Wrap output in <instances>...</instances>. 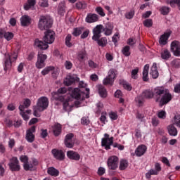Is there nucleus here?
<instances>
[{"label":"nucleus","instance_id":"obj_55","mask_svg":"<svg viewBox=\"0 0 180 180\" xmlns=\"http://www.w3.org/2000/svg\"><path fill=\"white\" fill-rule=\"evenodd\" d=\"M39 5L41 6V8H48L49 0H39Z\"/></svg>","mask_w":180,"mask_h":180},{"label":"nucleus","instance_id":"obj_27","mask_svg":"<svg viewBox=\"0 0 180 180\" xmlns=\"http://www.w3.org/2000/svg\"><path fill=\"white\" fill-rule=\"evenodd\" d=\"M148 70H150V65H145L143 70V81H148Z\"/></svg>","mask_w":180,"mask_h":180},{"label":"nucleus","instance_id":"obj_56","mask_svg":"<svg viewBox=\"0 0 180 180\" xmlns=\"http://www.w3.org/2000/svg\"><path fill=\"white\" fill-rule=\"evenodd\" d=\"M109 117L112 120H117L119 116L117 115V112L112 111L109 112Z\"/></svg>","mask_w":180,"mask_h":180},{"label":"nucleus","instance_id":"obj_11","mask_svg":"<svg viewBox=\"0 0 180 180\" xmlns=\"http://www.w3.org/2000/svg\"><path fill=\"white\" fill-rule=\"evenodd\" d=\"M36 132V127L33 126L28 129L26 131L25 139L28 143H33L34 141V134Z\"/></svg>","mask_w":180,"mask_h":180},{"label":"nucleus","instance_id":"obj_30","mask_svg":"<svg viewBox=\"0 0 180 180\" xmlns=\"http://www.w3.org/2000/svg\"><path fill=\"white\" fill-rule=\"evenodd\" d=\"M86 58V51L85 50H82L77 53V60L82 63Z\"/></svg>","mask_w":180,"mask_h":180},{"label":"nucleus","instance_id":"obj_29","mask_svg":"<svg viewBox=\"0 0 180 180\" xmlns=\"http://www.w3.org/2000/svg\"><path fill=\"white\" fill-rule=\"evenodd\" d=\"M53 131L54 136H60L61 134V124H55L53 127Z\"/></svg>","mask_w":180,"mask_h":180},{"label":"nucleus","instance_id":"obj_53","mask_svg":"<svg viewBox=\"0 0 180 180\" xmlns=\"http://www.w3.org/2000/svg\"><path fill=\"white\" fill-rule=\"evenodd\" d=\"M137 41L138 42L140 41V37H138V40L137 39H134L133 38H129L128 39L127 43L129 46H134V44H136V43H137Z\"/></svg>","mask_w":180,"mask_h":180},{"label":"nucleus","instance_id":"obj_36","mask_svg":"<svg viewBox=\"0 0 180 180\" xmlns=\"http://www.w3.org/2000/svg\"><path fill=\"white\" fill-rule=\"evenodd\" d=\"M12 65V62L11 61V56L9 54L7 55V58L5 60L4 63V70H9Z\"/></svg>","mask_w":180,"mask_h":180},{"label":"nucleus","instance_id":"obj_47","mask_svg":"<svg viewBox=\"0 0 180 180\" xmlns=\"http://www.w3.org/2000/svg\"><path fill=\"white\" fill-rule=\"evenodd\" d=\"M114 80L108 76L103 80V85H113Z\"/></svg>","mask_w":180,"mask_h":180},{"label":"nucleus","instance_id":"obj_50","mask_svg":"<svg viewBox=\"0 0 180 180\" xmlns=\"http://www.w3.org/2000/svg\"><path fill=\"white\" fill-rule=\"evenodd\" d=\"M82 32H84V28L82 27H79V28H75L73 30V32H72V34L73 36H79V34H81V33H82Z\"/></svg>","mask_w":180,"mask_h":180},{"label":"nucleus","instance_id":"obj_51","mask_svg":"<svg viewBox=\"0 0 180 180\" xmlns=\"http://www.w3.org/2000/svg\"><path fill=\"white\" fill-rule=\"evenodd\" d=\"M103 110V103L99 102L96 105V112L101 113Z\"/></svg>","mask_w":180,"mask_h":180},{"label":"nucleus","instance_id":"obj_16","mask_svg":"<svg viewBox=\"0 0 180 180\" xmlns=\"http://www.w3.org/2000/svg\"><path fill=\"white\" fill-rule=\"evenodd\" d=\"M34 47L39 50H47V49H49V45H47L46 42H43V41L37 39L34 42Z\"/></svg>","mask_w":180,"mask_h":180},{"label":"nucleus","instance_id":"obj_42","mask_svg":"<svg viewBox=\"0 0 180 180\" xmlns=\"http://www.w3.org/2000/svg\"><path fill=\"white\" fill-rule=\"evenodd\" d=\"M115 98H119V102L120 103H123L124 102V99L122 98L123 96V94L122 93V91L117 90L115 93Z\"/></svg>","mask_w":180,"mask_h":180},{"label":"nucleus","instance_id":"obj_26","mask_svg":"<svg viewBox=\"0 0 180 180\" xmlns=\"http://www.w3.org/2000/svg\"><path fill=\"white\" fill-rule=\"evenodd\" d=\"M168 89H165L164 87H157L154 90L153 95L155 96H161V95H164L165 92Z\"/></svg>","mask_w":180,"mask_h":180},{"label":"nucleus","instance_id":"obj_13","mask_svg":"<svg viewBox=\"0 0 180 180\" xmlns=\"http://www.w3.org/2000/svg\"><path fill=\"white\" fill-rule=\"evenodd\" d=\"M171 50L174 56L180 57V42L178 41H172L171 44Z\"/></svg>","mask_w":180,"mask_h":180},{"label":"nucleus","instance_id":"obj_7","mask_svg":"<svg viewBox=\"0 0 180 180\" xmlns=\"http://www.w3.org/2000/svg\"><path fill=\"white\" fill-rule=\"evenodd\" d=\"M8 167L11 171L15 172L20 171V164H19V160H18V158L13 157L11 159H10Z\"/></svg>","mask_w":180,"mask_h":180},{"label":"nucleus","instance_id":"obj_10","mask_svg":"<svg viewBox=\"0 0 180 180\" xmlns=\"http://www.w3.org/2000/svg\"><path fill=\"white\" fill-rule=\"evenodd\" d=\"M47 60V55L38 53L37 61L36 63L37 68L41 69L46 66L44 61Z\"/></svg>","mask_w":180,"mask_h":180},{"label":"nucleus","instance_id":"obj_63","mask_svg":"<svg viewBox=\"0 0 180 180\" xmlns=\"http://www.w3.org/2000/svg\"><path fill=\"white\" fill-rule=\"evenodd\" d=\"M66 70H71L72 68V63L70 60H66L64 63Z\"/></svg>","mask_w":180,"mask_h":180},{"label":"nucleus","instance_id":"obj_61","mask_svg":"<svg viewBox=\"0 0 180 180\" xmlns=\"http://www.w3.org/2000/svg\"><path fill=\"white\" fill-rule=\"evenodd\" d=\"M81 123L82 124H84V126H88L89 124L90 121L89 118L88 117H84L81 119Z\"/></svg>","mask_w":180,"mask_h":180},{"label":"nucleus","instance_id":"obj_20","mask_svg":"<svg viewBox=\"0 0 180 180\" xmlns=\"http://www.w3.org/2000/svg\"><path fill=\"white\" fill-rule=\"evenodd\" d=\"M67 157L70 160H74L75 161H79V158H81V156L78 153L74 151V150H69L67 152Z\"/></svg>","mask_w":180,"mask_h":180},{"label":"nucleus","instance_id":"obj_45","mask_svg":"<svg viewBox=\"0 0 180 180\" xmlns=\"http://www.w3.org/2000/svg\"><path fill=\"white\" fill-rule=\"evenodd\" d=\"M122 53L125 57H129L130 56V46H126L122 48Z\"/></svg>","mask_w":180,"mask_h":180},{"label":"nucleus","instance_id":"obj_18","mask_svg":"<svg viewBox=\"0 0 180 180\" xmlns=\"http://www.w3.org/2000/svg\"><path fill=\"white\" fill-rule=\"evenodd\" d=\"M85 20L86 23H95V22L99 20V16L95 13H88Z\"/></svg>","mask_w":180,"mask_h":180},{"label":"nucleus","instance_id":"obj_24","mask_svg":"<svg viewBox=\"0 0 180 180\" xmlns=\"http://www.w3.org/2000/svg\"><path fill=\"white\" fill-rule=\"evenodd\" d=\"M150 75L154 79L158 78V75H160V73H158V70L157 69V63H153L150 68Z\"/></svg>","mask_w":180,"mask_h":180},{"label":"nucleus","instance_id":"obj_4","mask_svg":"<svg viewBox=\"0 0 180 180\" xmlns=\"http://www.w3.org/2000/svg\"><path fill=\"white\" fill-rule=\"evenodd\" d=\"M53 26V20L49 15H41L38 22V28L39 30H47Z\"/></svg>","mask_w":180,"mask_h":180},{"label":"nucleus","instance_id":"obj_54","mask_svg":"<svg viewBox=\"0 0 180 180\" xmlns=\"http://www.w3.org/2000/svg\"><path fill=\"white\" fill-rule=\"evenodd\" d=\"M75 143V140L66 141H65V146L68 148H72V147H74Z\"/></svg>","mask_w":180,"mask_h":180},{"label":"nucleus","instance_id":"obj_64","mask_svg":"<svg viewBox=\"0 0 180 180\" xmlns=\"http://www.w3.org/2000/svg\"><path fill=\"white\" fill-rule=\"evenodd\" d=\"M152 124L153 126L157 127L158 124H160V120L158 119L157 117H152Z\"/></svg>","mask_w":180,"mask_h":180},{"label":"nucleus","instance_id":"obj_32","mask_svg":"<svg viewBox=\"0 0 180 180\" xmlns=\"http://www.w3.org/2000/svg\"><path fill=\"white\" fill-rule=\"evenodd\" d=\"M34 5H36V0H28L27 3L24 5V9L25 11H29V9L33 8Z\"/></svg>","mask_w":180,"mask_h":180},{"label":"nucleus","instance_id":"obj_6","mask_svg":"<svg viewBox=\"0 0 180 180\" xmlns=\"http://www.w3.org/2000/svg\"><path fill=\"white\" fill-rule=\"evenodd\" d=\"M113 144V137H109V134H104V137L101 139V146L105 150H110V146Z\"/></svg>","mask_w":180,"mask_h":180},{"label":"nucleus","instance_id":"obj_21","mask_svg":"<svg viewBox=\"0 0 180 180\" xmlns=\"http://www.w3.org/2000/svg\"><path fill=\"white\" fill-rule=\"evenodd\" d=\"M13 33L9 32H5L2 30H0V37H4L7 41H9L13 39Z\"/></svg>","mask_w":180,"mask_h":180},{"label":"nucleus","instance_id":"obj_15","mask_svg":"<svg viewBox=\"0 0 180 180\" xmlns=\"http://www.w3.org/2000/svg\"><path fill=\"white\" fill-rule=\"evenodd\" d=\"M51 153L54 158H56V160H58L59 161H63V160L65 158V154H64V152H63V150H61L53 149L51 150Z\"/></svg>","mask_w":180,"mask_h":180},{"label":"nucleus","instance_id":"obj_5","mask_svg":"<svg viewBox=\"0 0 180 180\" xmlns=\"http://www.w3.org/2000/svg\"><path fill=\"white\" fill-rule=\"evenodd\" d=\"M54 40H56V33H54V31L49 30L45 32L43 37V41L44 43H46L47 45L53 44V43H54Z\"/></svg>","mask_w":180,"mask_h":180},{"label":"nucleus","instance_id":"obj_48","mask_svg":"<svg viewBox=\"0 0 180 180\" xmlns=\"http://www.w3.org/2000/svg\"><path fill=\"white\" fill-rule=\"evenodd\" d=\"M53 70H54V67L53 66H48L46 68H45L42 71H41V74L43 75H47V74H49V72L53 71Z\"/></svg>","mask_w":180,"mask_h":180},{"label":"nucleus","instance_id":"obj_23","mask_svg":"<svg viewBox=\"0 0 180 180\" xmlns=\"http://www.w3.org/2000/svg\"><path fill=\"white\" fill-rule=\"evenodd\" d=\"M32 23V18L27 15H22L20 18V24L21 26H29Z\"/></svg>","mask_w":180,"mask_h":180},{"label":"nucleus","instance_id":"obj_52","mask_svg":"<svg viewBox=\"0 0 180 180\" xmlns=\"http://www.w3.org/2000/svg\"><path fill=\"white\" fill-rule=\"evenodd\" d=\"M71 39H72L71 34H68L65 38V44L67 47H72V44L70 42Z\"/></svg>","mask_w":180,"mask_h":180},{"label":"nucleus","instance_id":"obj_60","mask_svg":"<svg viewBox=\"0 0 180 180\" xmlns=\"http://www.w3.org/2000/svg\"><path fill=\"white\" fill-rule=\"evenodd\" d=\"M32 103V101H30V99L29 98H26L24 100V102H23V106H24V110L25 109H27V108H29V106H30Z\"/></svg>","mask_w":180,"mask_h":180},{"label":"nucleus","instance_id":"obj_33","mask_svg":"<svg viewBox=\"0 0 180 180\" xmlns=\"http://www.w3.org/2000/svg\"><path fill=\"white\" fill-rule=\"evenodd\" d=\"M107 77L115 81L116 77H117V72L115 69H110L108 72Z\"/></svg>","mask_w":180,"mask_h":180},{"label":"nucleus","instance_id":"obj_1","mask_svg":"<svg viewBox=\"0 0 180 180\" xmlns=\"http://www.w3.org/2000/svg\"><path fill=\"white\" fill-rule=\"evenodd\" d=\"M67 88L61 87L57 92H53L52 96L56 101H60L61 102H63L64 110L66 112H71V109H72V104L70 103L71 98H65L64 96H58L59 95H64V94H67Z\"/></svg>","mask_w":180,"mask_h":180},{"label":"nucleus","instance_id":"obj_35","mask_svg":"<svg viewBox=\"0 0 180 180\" xmlns=\"http://www.w3.org/2000/svg\"><path fill=\"white\" fill-rule=\"evenodd\" d=\"M94 41H97L98 46L101 47H105L108 44V39L106 37H102L100 39L94 40Z\"/></svg>","mask_w":180,"mask_h":180},{"label":"nucleus","instance_id":"obj_43","mask_svg":"<svg viewBox=\"0 0 180 180\" xmlns=\"http://www.w3.org/2000/svg\"><path fill=\"white\" fill-rule=\"evenodd\" d=\"M171 11V8L168 6H162L160 8V13L162 15H168V13H169V11Z\"/></svg>","mask_w":180,"mask_h":180},{"label":"nucleus","instance_id":"obj_34","mask_svg":"<svg viewBox=\"0 0 180 180\" xmlns=\"http://www.w3.org/2000/svg\"><path fill=\"white\" fill-rule=\"evenodd\" d=\"M47 173L49 175H51L52 176H58V174H60L58 170L54 167L48 168Z\"/></svg>","mask_w":180,"mask_h":180},{"label":"nucleus","instance_id":"obj_44","mask_svg":"<svg viewBox=\"0 0 180 180\" xmlns=\"http://www.w3.org/2000/svg\"><path fill=\"white\" fill-rule=\"evenodd\" d=\"M131 78H132V79H137V78H139V68H136L131 70Z\"/></svg>","mask_w":180,"mask_h":180},{"label":"nucleus","instance_id":"obj_9","mask_svg":"<svg viewBox=\"0 0 180 180\" xmlns=\"http://www.w3.org/2000/svg\"><path fill=\"white\" fill-rule=\"evenodd\" d=\"M103 32V26L98 25L93 29L92 40H98L102 36L101 34Z\"/></svg>","mask_w":180,"mask_h":180},{"label":"nucleus","instance_id":"obj_46","mask_svg":"<svg viewBox=\"0 0 180 180\" xmlns=\"http://www.w3.org/2000/svg\"><path fill=\"white\" fill-rule=\"evenodd\" d=\"M151 175H158V173L157 172L156 169H150L146 174V177L149 179V178H151Z\"/></svg>","mask_w":180,"mask_h":180},{"label":"nucleus","instance_id":"obj_17","mask_svg":"<svg viewBox=\"0 0 180 180\" xmlns=\"http://www.w3.org/2000/svg\"><path fill=\"white\" fill-rule=\"evenodd\" d=\"M147 151V146L146 145H139L135 150V155L136 157H141L146 154Z\"/></svg>","mask_w":180,"mask_h":180},{"label":"nucleus","instance_id":"obj_39","mask_svg":"<svg viewBox=\"0 0 180 180\" xmlns=\"http://www.w3.org/2000/svg\"><path fill=\"white\" fill-rule=\"evenodd\" d=\"M143 96L146 99H151L154 96V93L150 90H146L143 92Z\"/></svg>","mask_w":180,"mask_h":180},{"label":"nucleus","instance_id":"obj_38","mask_svg":"<svg viewBox=\"0 0 180 180\" xmlns=\"http://www.w3.org/2000/svg\"><path fill=\"white\" fill-rule=\"evenodd\" d=\"M129 167V162L126 160H122L120 162V171H124Z\"/></svg>","mask_w":180,"mask_h":180},{"label":"nucleus","instance_id":"obj_49","mask_svg":"<svg viewBox=\"0 0 180 180\" xmlns=\"http://www.w3.org/2000/svg\"><path fill=\"white\" fill-rule=\"evenodd\" d=\"M77 9H85L86 8V3L84 1H78L76 3Z\"/></svg>","mask_w":180,"mask_h":180},{"label":"nucleus","instance_id":"obj_41","mask_svg":"<svg viewBox=\"0 0 180 180\" xmlns=\"http://www.w3.org/2000/svg\"><path fill=\"white\" fill-rule=\"evenodd\" d=\"M157 116L159 119H161L162 120H165L167 119V112L165 110H160L157 113Z\"/></svg>","mask_w":180,"mask_h":180},{"label":"nucleus","instance_id":"obj_57","mask_svg":"<svg viewBox=\"0 0 180 180\" xmlns=\"http://www.w3.org/2000/svg\"><path fill=\"white\" fill-rule=\"evenodd\" d=\"M23 168L25 171H31L33 168V165L27 162L25 164H23Z\"/></svg>","mask_w":180,"mask_h":180},{"label":"nucleus","instance_id":"obj_12","mask_svg":"<svg viewBox=\"0 0 180 180\" xmlns=\"http://www.w3.org/2000/svg\"><path fill=\"white\" fill-rule=\"evenodd\" d=\"M172 100V95L169 93V91H166L163 96H162L160 99V105L162 106V105H167V103H169Z\"/></svg>","mask_w":180,"mask_h":180},{"label":"nucleus","instance_id":"obj_37","mask_svg":"<svg viewBox=\"0 0 180 180\" xmlns=\"http://www.w3.org/2000/svg\"><path fill=\"white\" fill-rule=\"evenodd\" d=\"M171 57V53L167 49H165L161 52V58L162 60H168Z\"/></svg>","mask_w":180,"mask_h":180},{"label":"nucleus","instance_id":"obj_28","mask_svg":"<svg viewBox=\"0 0 180 180\" xmlns=\"http://www.w3.org/2000/svg\"><path fill=\"white\" fill-rule=\"evenodd\" d=\"M20 115L22 116L24 120H29V115L25 112V106L23 105H20L19 106Z\"/></svg>","mask_w":180,"mask_h":180},{"label":"nucleus","instance_id":"obj_3","mask_svg":"<svg viewBox=\"0 0 180 180\" xmlns=\"http://www.w3.org/2000/svg\"><path fill=\"white\" fill-rule=\"evenodd\" d=\"M77 99V101L75 102V105L76 106H78V105H81V101H84L85 98H89V94H84V90H82L79 88L74 89L71 93H70V98H68V99ZM71 101H70V103Z\"/></svg>","mask_w":180,"mask_h":180},{"label":"nucleus","instance_id":"obj_8","mask_svg":"<svg viewBox=\"0 0 180 180\" xmlns=\"http://www.w3.org/2000/svg\"><path fill=\"white\" fill-rule=\"evenodd\" d=\"M119 164V158L117 156H111L108 160V167L109 169H117Z\"/></svg>","mask_w":180,"mask_h":180},{"label":"nucleus","instance_id":"obj_58","mask_svg":"<svg viewBox=\"0 0 180 180\" xmlns=\"http://www.w3.org/2000/svg\"><path fill=\"white\" fill-rule=\"evenodd\" d=\"M143 25L146 27H151L153 26V20L151 19H146L143 21Z\"/></svg>","mask_w":180,"mask_h":180},{"label":"nucleus","instance_id":"obj_40","mask_svg":"<svg viewBox=\"0 0 180 180\" xmlns=\"http://www.w3.org/2000/svg\"><path fill=\"white\" fill-rule=\"evenodd\" d=\"M120 85L123 86V88L127 89V91H131V85H130V84H129L127 82L124 80H120Z\"/></svg>","mask_w":180,"mask_h":180},{"label":"nucleus","instance_id":"obj_25","mask_svg":"<svg viewBox=\"0 0 180 180\" xmlns=\"http://www.w3.org/2000/svg\"><path fill=\"white\" fill-rule=\"evenodd\" d=\"M167 131L170 136H175L178 135V129L172 124L167 127Z\"/></svg>","mask_w":180,"mask_h":180},{"label":"nucleus","instance_id":"obj_62","mask_svg":"<svg viewBox=\"0 0 180 180\" xmlns=\"http://www.w3.org/2000/svg\"><path fill=\"white\" fill-rule=\"evenodd\" d=\"M174 4L178 6V8H179V9L180 11V0H171L169 1V5L171 6H174Z\"/></svg>","mask_w":180,"mask_h":180},{"label":"nucleus","instance_id":"obj_22","mask_svg":"<svg viewBox=\"0 0 180 180\" xmlns=\"http://www.w3.org/2000/svg\"><path fill=\"white\" fill-rule=\"evenodd\" d=\"M103 32L105 36H110L113 32V25L110 22L106 23L105 27H103Z\"/></svg>","mask_w":180,"mask_h":180},{"label":"nucleus","instance_id":"obj_19","mask_svg":"<svg viewBox=\"0 0 180 180\" xmlns=\"http://www.w3.org/2000/svg\"><path fill=\"white\" fill-rule=\"evenodd\" d=\"M171 36V32H167L164 33L162 35L160 36L159 39V44L160 46H165L167 43H168V39Z\"/></svg>","mask_w":180,"mask_h":180},{"label":"nucleus","instance_id":"obj_2","mask_svg":"<svg viewBox=\"0 0 180 180\" xmlns=\"http://www.w3.org/2000/svg\"><path fill=\"white\" fill-rule=\"evenodd\" d=\"M49 108V98L47 97H40L37 103V105L33 107V115L35 117H40V113L39 112H43Z\"/></svg>","mask_w":180,"mask_h":180},{"label":"nucleus","instance_id":"obj_14","mask_svg":"<svg viewBox=\"0 0 180 180\" xmlns=\"http://www.w3.org/2000/svg\"><path fill=\"white\" fill-rule=\"evenodd\" d=\"M75 81H79V79L75 75H68L64 80V84L67 85V86H70V85H72Z\"/></svg>","mask_w":180,"mask_h":180},{"label":"nucleus","instance_id":"obj_59","mask_svg":"<svg viewBox=\"0 0 180 180\" xmlns=\"http://www.w3.org/2000/svg\"><path fill=\"white\" fill-rule=\"evenodd\" d=\"M96 12L100 15V16L104 17L106 14H105V12L103 11V8L102 7H96Z\"/></svg>","mask_w":180,"mask_h":180},{"label":"nucleus","instance_id":"obj_31","mask_svg":"<svg viewBox=\"0 0 180 180\" xmlns=\"http://www.w3.org/2000/svg\"><path fill=\"white\" fill-rule=\"evenodd\" d=\"M98 94L101 98H106L108 96V91H106V89L102 85L98 87Z\"/></svg>","mask_w":180,"mask_h":180}]
</instances>
